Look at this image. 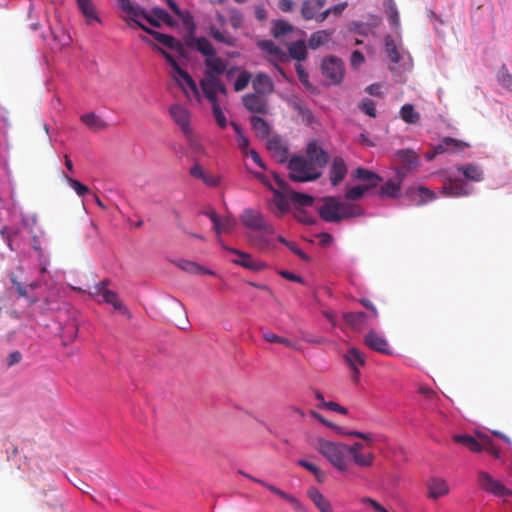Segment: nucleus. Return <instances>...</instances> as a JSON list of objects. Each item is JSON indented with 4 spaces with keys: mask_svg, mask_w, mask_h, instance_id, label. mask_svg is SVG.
<instances>
[{
    "mask_svg": "<svg viewBox=\"0 0 512 512\" xmlns=\"http://www.w3.org/2000/svg\"><path fill=\"white\" fill-rule=\"evenodd\" d=\"M241 220L243 225L251 230L264 231L266 233H273L274 231L273 226L265 221L263 215L253 210H245Z\"/></svg>",
    "mask_w": 512,
    "mask_h": 512,
    "instance_id": "13",
    "label": "nucleus"
},
{
    "mask_svg": "<svg viewBox=\"0 0 512 512\" xmlns=\"http://www.w3.org/2000/svg\"><path fill=\"white\" fill-rule=\"evenodd\" d=\"M108 281L103 280L97 284H95L92 289L89 291V294L94 297H101V301L111 304L116 310L121 311L123 314L130 317V312L124 306L122 301L119 299L116 292L107 289Z\"/></svg>",
    "mask_w": 512,
    "mask_h": 512,
    "instance_id": "6",
    "label": "nucleus"
},
{
    "mask_svg": "<svg viewBox=\"0 0 512 512\" xmlns=\"http://www.w3.org/2000/svg\"><path fill=\"white\" fill-rule=\"evenodd\" d=\"M364 344L369 349L381 354L390 355L392 353L388 341L375 330H370L364 336Z\"/></svg>",
    "mask_w": 512,
    "mask_h": 512,
    "instance_id": "17",
    "label": "nucleus"
},
{
    "mask_svg": "<svg viewBox=\"0 0 512 512\" xmlns=\"http://www.w3.org/2000/svg\"><path fill=\"white\" fill-rule=\"evenodd\" d=\"M235 224H236L235 219H233L231 217H226L223 219L219 218L218 221L213 226H214V230L216 231V233L221 234V233L230 232L233 229V227L235 226Z\"/></svg>",
    "mask_w": 512,
    "mask_h": 512,
    "instance_id": "48",
    "label": "nucleus"
},
{
    "mask_svg": "<svg viewBox=\"0 0 512 512\" xmlns=\"http://www.w3.org/2000/svg\"><path fill=\"white\" fill-rule=\"evenodd\" d=\"M77 4H78L80 11L83 13V15L85 16V18L87 19L88 22L90 20L99 21L97 15L95 13V10H94V5L92 4V2L90 0H77Z\"/></svg>",
    "mask_w": 512,
    "mask_h": 512,
    "instance_id": "47",
    "label": "nucleus"
},
{
    "mask_svg": "<svg viewBox=\"0 0 512 512\" xmlns=\"http://www.w3.org/2000/svg\"><path fill=\"white\" fill-rule=\"evenodd\" d=\"M63 176L66 179V181L69 183L71 188H73L74 191L77 193V195L84 196V195L90 193V189L86 185L82 184L81 182H79L76 179L71 178L67 174H64Z\"/></svg>",
    "mask_w": 512,
    "mask_h": 512,
    "instance_id": "52",
    "label": "nucleus"
},
{
    "mask_svg": "<svg viewBox=\"0 0 512 512\" xmlns=\"http://www.w3.org/2000/svg\"><path fill=\"white\" fill-rule=\"evenodd\" d=\"M478 485L486 492L497 497L512 496V490L507 488L499 480L494 479L488 472L479 471L477 473Z\"/></svg>",
    "mask_w": 512,
    "mask_h": 512,
    "instance_id": "7",
    "label": "nucleus"
},
{
    "mask_svg": "<svg viewBox=\"0 0 512 512\" xmlns=\"http://www.w3.org/2000/svg\"><path fill=\"white\" fill-rule=\"evenodd\" d=\"M407 194L413 197L416 195L419 199L416 201V205L421 206L436 198V194L425 186L409 187Z\"/></svg>",
    "mask_w": 512,
    "mask_h": 512,
    "instance_id": "32",
    "label": "nucleus"
},
{
    "mask_svg": "<svg viewBox=\"0 0 512 512\" xmlns=\"http://www.w3.org/2000/svg\"><path fill=\"white\" fill-rule=\"evenodd\" d=\"M252 481L262 485L263 487L267 488L272 493H274V494L278 495L279 497H281L282 499L286 500L292 506V508L295 510V512H308L306 507L293 495H291V494H289V493L277 488L276 486L271 485L261 479L254 477V479Z\"/></svg>",
    "mask_w": 512,
    "mask_h": 512,
    "instance_id": "18",
    "label": "nucleus"
},
{
    "mask_svg": "<svg viewBox=\"0 0 512 512\" xmlns=\"http://www.w3.org/2000/svg\"><path fill=\"white\" fill-rule=\"evenodd\" d=\"M252 87L256 94L265 96L270 95L274 91V83L272 79L265 73H257L252 80Z\"/></svg>",
    "mask_w": 512,
    "mask_h": 512,
    "instance_id": "27",
    "label": "nucleus"
},
{
    "mask_svg": "<svg viewBox=\"0 0 512 512\" xmlns=\"http://www.w3.org/2000/svg\"><path fill=\"white\" fill-rule=\"evenodd\" d=\"M262 337L267 342L279 343V344H283V345H285L287 347H290V348H293V349H298L297 345L294 342H292L290 339L278 336V335L274 334L273 332L263 331Z\"/></svg>",
    "mask_w": 512,
    "mask_h": 512,
    "instance_id": "45",
    "label": "nucleus"
},
{
    "mask_svg": "<svg viewBox=\"0 0 512 512\" xmlns=\"http://www.w3.org/2000/svg\"><path fill=\"white\" fill-rule=\"evenodd\" d=\"M344 320L351 329L360 332L368 328L373 319L365 312L358 311L345 313Z\"/></svg>",
    "mask_w": 512,
    "mask_h": 512,
    "instance_id": "21",
    "label": "nucleus"
},
{
    "mask_svg": "<svg viewBox=\"0 0 512 512\" xmlns=\"http://www.w3.org/2000/svg\"><path fill=\"white\" fill-rule=\"evenodd\" d=\"M363 215L364 210L359 205L341 201L336 197L322 198V220L326 222L338 223L342 220Z\"/></svg>",
    "mask_w": 512,
    "mask_h": 512,
    "instance_id": "2",
    "label": "nucleus"
},
{
    "mask_svg": "<svg viewBox=\"0 0 512 512\" xmlns=\"http://www.w3.org/2000/svg\"><path fill=\"white\" fill-rule=\"evenodd\" d=\"M286 413L291 419L295 421L305 419L308 416L320 420V414L318 412L310 410L309 414H306L303 409L295 405L288 406L286 409Z\"/></svg>",
    "mask_w": 512,
    "mask_h": 512,
    "instance_id": "40",
    "label": "nucleus"
},
{
    "mask_svg": "<svg viewBox=\"0 0 512 512\" xmlns=\"http://www.w3.org/2000/svg\"><path fill=\"white\" fill-rule=\"evenodd\" d=\"M360 109L370 117H376L375 104L371 99H365L360 104Z\"/></svg>",
    "mask_w": 512,
    "mask_h": 512,
    "instance_id": "60",
    "label": "nucleus"
},
{
    "mask_svg": "<svg viewBox=\"0 0 512 512\" xmlns=\"http://www.w3.org/2000/svg\"><path fill=\"white\" fill-rule=\"evenodd\" d=\"M255 176L273 193V197L269 202L271 212L277 217H282L290 210L289 196L280 187L279 189H275L269 182L265 181V177L262 174L256 173Z\"/></svg>",
    "mask_w": 512,
    "mask_h": 512,
    "instance_id": "5",
    "label": "nucleus"
},
{
    "mask_svg": "<svg viewBox=\"0 0 512 512\" xmlns=\"http://www.w3.org/2000/svg\"><path fill=\"white\" fill-rule=\"evenodd\" d=\"M204 65V77L200 80V83H206L209 80L220 78L219 76L224 74L227 68V63L217 56V53L211 57L205 58Z\"/></svg>",
    "mask_w": 512,
    "mask_h": 512,
    "instance_id": "12",
    "label": "nucleus"
},
{
    "mask_svg": "<svg viewBox=\"0 0 512 512\" xmlns=\"http://www.w3.org/2000/svg\"><path fill=\"white\" fill-rule=\"evenodd\" d=\"M350 31H353L360 35H367L369 27L362 22L354 21L350 25Z\"/></svg>",
    "mask_w": 512,
    "mask_h": 512,
    "instance_id": "61",
    "label": "nucleus"
},
{
    "mask_svg": "<svg viewBox=\"0 0 512 512\" xmlns=\"http://www.w3.org/2000/svg\"><path fill=\"white\" fill-rule=\"evenodd\" d=\"M467 144L452 137L444 138L437 146L434 147V154H444L463 150Z\"/></svg>",
    "mask_w": 512,
    "mask_h": 512,
    "instance_id": "30",
    "label": "nucleus"
},
{
    "mask_svg": "<svg viewBox=\"0 0 512 512\" xmlns=\"http://www.w3.org/2000/svg\"><path fill=\"white\" fill-rule=\"evenodd\" d=\"M200 87L205 98L210 103H219L217 93H221L225 96L227 95V88L220 78L209 80L206 83H200Z\"/></svg>",
    "mask_w": 512,
    "mask_h": 512,
    "instance_id": "19",
    "label": "nucleus"
},
{
    "mask_svg": "<svg viewBox=\"0 0 512 512\" xmlns=\"http://www.w3.org/2000/svg\"><path fill=\"white\" fill-rule=\"evenodd\" d=\"M344 358L353 371L354 379L357 380L359 376V368L363 367L366 363L365 354L358 348L351 347L345 353Z\"/></svg>",
    "mask_w": 512,
    "mask_h": 512,
    "instance_id": "23",
    "label": "nucleus"
},
{
    "mask_svg": "<svg viewBox=\"0 0 512 512\" xmlns=\"http://www.w3.org/2000/svg\"><path fill=\"white\" fill-rule=\"evenodd\" d=\"M322 409H327L330 411L338 412L341 414L346 415L348 413L347 408L341 406L340 404L333 402V401H325L322 398Z\"/></svg>",
    "mask_w": 512,
    "mask_h": 512,
    "instance_id": "59",
    "label": "nucleus"
},
{
    "mask_svg": "<svg viewBox=\"0 0 512 512\" xmlns=\"http://www.w3.org/2000/svg\"><path fill=\"white\" fill-rule=\"evenodd\" d=\"M80 119L92 131H102L108 127V124L94 112L83 114Z\"/></svg>",
    "mask_w": 512,
    "mask_h": 512,
    "instance_id": "35",
    "label": "nucleus"
},
{
    "mask_svg": "<svg viewBox=\"0 0 512 512\" xmlns=\"http://www.w3.org/2000/svg\"><path fill=\"white\" fill-rule=\"evenodd\" d=\"M385 47H386V52H387L389 58L391 59V61L394 63H398L401 58L400 53L398 51V48H397L394 40L390 36H387L385 39Z\"/></svg>",
    "mask_w": 512,
    "mask_h": 512,
    "instance_id": "49",
    "label": "nucleus"
},
{
    "mask_svg": "<svg viewBox=\"0 0 512 512\" xmlns=\"http://www.w3.org/2000/svg\"><path fill=\"white\" fill-rule=\"evenodd\" d=\"M118 6L122 10V12H124L127 15V17H124L123 19L131 28L137 27L136 22H139L137 20V18L139 17L144 18L152 26L158 25L156 21L148 18V12L145 9L139 6H133L130 0H118Z\"/></svg>",
    "mask_w": 512,
    "mask_h": 512,
    "instance_id": "9",
    "label": "nucleus"
},
{
    "mask_svg": "<svg viewBox=\"0 0 512 512\" xmlns=\"http://www.w3.org/2000/svg\"><path fill=\"white\" fill-rule=\"evenodd\" d=\"M345 75V65L342 59L329 56L322 60V84H339Z\"/></svg>",
    "mask_w": 512,
    "mask_h": 512,
    "instance_id": "4",
    "label": "nucleus"
},
{
    "mask_svg": "<svg viewBox=\"0 0 512 512\" xmlns=\"http://www.w3.org/2000/svg\"><path fill=\"white\" fill-rule=\"evenodd\" d=\"M366 191H368V187H364L363 185L348 187L345 197L347 200L355 201L361 199Z\"/></svg>",
    "mask_w": 512,
    "mask_h": 512,
    "instance_id": "51",
    "label": "nucleus"
},
{
    "mask_svg": "<svg viewBox=\"0 0 512 512\" xmlns=\"http://www.w3.org/2000/svg\"><path fill=\"white\" fill-rule=\"evenodd\" d=\"M177 267H179L181 270L190 273V274H208V275H214V272L202 267L196 262L186 260V259H180L176 262Z\"/></svg>",
    "mask_w": 512,
    "mask_h": 512,
    "instance_id": "36",
    "label": "nucleus"
},
{
    "mask_svg": "<svg viewBox=\"0 0 512 512\" xmlns=\"http://www.w3.org/2000/svg\"><path fill=\"white\" fill-rule=\"evenodd\" d=\"M294 31V27L287 21L279 19L272 23L271 34L275 38H281Z\"/></svg>",
    "mask_w": 512,
    "mask_h": 512,
    "instance_id": "39",
    "label": "nucleus"
},
{
    "mask_svg": "<svg viewBox=\"0 0 512 512\" xmlns=\"http://www.w3.org/2000/svg\"><path fill=\"white\" fill-rule=\"evenodd\" d=\"M348 172L347 165L341 157H335L329 167L328 179L332 187L338 186Z\"/></svg>",
    "mask_w": 512,
    "mask_h": 512,
    "instance_id": "20",
    "label": "nucleus"
},
{
    "mask_svg": "<svg viewBox=\"0 0 512 512\" xmlns=\"http://www.w3.org/2000/svg\"><path fill=\"white\" fill-rule=\"evenodd\" d=\"M404 181L403 177H399L395 173V177L387 180L379 189L381 198H397L400 195L401 186Z\"/></svg>",
    "mask_w": 512,
    "mask_h": 512,
    "instance_id": "26",
    "label": "nucleus"
},
{
    "mask_svg": "<svg viewBox=\"0 0 512 512\" xmlns=\"http://www.w3.org/2000/svg\"><path fill=\"white\" fill-rule=\"evenodd\" d=\"M22 359V354L19 351H12L8 354L6 359V365L12 367L18 364Z\"/></svg>",
    "mask_w": 512,
    "mask_h": 512,
    "instance_id": "64",
    "label": "nucleus"
},
{
    "mask_svg": "<svg viewBox=\"0 0 512 512\" xmlns=\"http://www.w3.org/2000/svg\"><path fill=\"white\" fill-rule=\"evenodd\" d=\"M428 498L437 500L450 492L447 481L441 477H432L427 482Z\"/></svg>",
    "mask_w": 512,
    "mask_h": 512,
    "instance_id": "24",
    "label": "nucleus"
},
{
    "mask_svg": "<svg viewBox=\"0 0 512 512\" xmlns=\"http://www.w3.org/2000/svg\"><path fill=\"white\" fill-rule=\"evenodd\" d=\"M293 109L298 112V115L301 116L303 122L306 124L312 123L313 114L309 108L303 106L301 103L295 102L293 104Z\"/></svg>",
    "mask_w": 512,
    "mask_h": 512,
    "instance_id": "54",
    "label": "nucleus"
},
{
    "mask_svg": "<svg viewBox=\"0 0 512 512\" xmlns=\"http://www.w3.org/2000/svg\"><path fill=\"white\" fill-rule=\"evenodd\" d=\"M186 44L188 47L195 48L199 53H201L206 58L216 54V49L205 37H190L186 40Z\"/></svg>",
    "mask_w": 512,
    "mask_h": 512,
    "instance_id": "28",
    "label": "nucleus"
},
{
    "mask_svg": "<svg viewBox=\"0 0 512 512\" xmlns=\"http://www.w3.org/2000/svg\"><path fill=\"white\" fill-rule=\"evenodd\" d=\"M169 114L173 121L179 126L183 134L190 139L193 136V130L190 124V111L180 104H174L169 108Z\"/></svg>",
    "mask_w": 512,
    "mask_h": 512,
    "instance_id": "10",
    "label": "nucleus"
},
{
    "mask_svg": "<svg viewBox=\"0 0 512 512\" xmlns=\"http://www.w3.org/2000/svg\"><path fill=\"white\" fill-rule=\"evenodd\" d=\"M387 16L391 26L398 28L400 25V18L396 4L393 1H390L387 6Z\"/></svg>",
    "mask_w": 512,
    "mask_h": 512,
    "instance_id": "53",
    "label": "nucleus"
},
{
    "mask_svg": "<svg viewBox=\"0 0 512 512\" xmlns=\"http://www.w3.org/2000/svg\"><path fill=\"white\" fill-rule=\"evenodd\" d=\"M250 124L257 136L265 138L270 134V126L262 117L252 116L250 118Z\"/></svg>",
    "mask_w": 512,
    "mask_h": 512,
    "instance_id": "38",
    "label": "nucleus"
},
{
    "mask_svg": "<svg viewBox=\"0 0 512 512\" xmlns=\"http://www.w3.org/2000/svg\"><path fill=\"white\" fill-rule=\"evenodd\" d=\"M297 463L301 467H303V468L309 470L311 473H313L315 475V477L317 478V480H320V469L316 465H314L306 460H299Z\"/></svg>",
    "mask_w": 512,
    "mask_h": 512,
    "instance_id": "62",
    "label": "nucleus"
},
{
    "mask_svg": "<svg viewBox=\"0 0 512 512\" xmlns=\"http://www.w3.org/2000/svg\"><path fill=\"white\" fill-rule=\"evenodd\" d=\"M353 176L358 180L366 182L367 184L363 186L368 187V190L377 187L378 184L383 181L380 175L362 167L356 168L353 172Z\"/></svg>",
    "mask_w": 512,
    "mask_h": 512,
    "instance_id": "29",
    "label": "nucleus"
},
{
    "mask_svg": "<svg viewBox=\"0 0 512 512\" xmlns=\"http://www.w3.org/2000/svg\"><path fill=\"white\" fill-rule=\"evenodd\" d=\"M351 458L353 459V462L357 466L366 468V467L372 466L375 456L371 452H369V453L359 452V453L352 454Z\"/></svg>",
    "mask_w": 512,
    "mask_h": 512,
    "instance_id": "46",
    "label": "nucleus"
},
{
    "mask_svg": "<svg viewBox=\"0 0 512 512\" xmlns=\"http://www.w3.org/2000/svg\"><path fill=\"white\" fill-rule=\"evenodd\" d=\"M400 160V166L395 169V173L404 179L409 173L416 170L420 165L419 155L410 149H400L395 153Z\"/></svg>",
    "mask_w": 512,
    "mask_h": 512,
    "instance_id": "8",
    "label": "nucleus"
},
{
    "mask_svg": "<svg viewBox=\"0 0 512 512\" xmlns=\"http://www.w3.org/2000/svg\"><path fill=\"white\" fill-rule=\"evenodd\" d=\"M480 452L486 451L495 458H500V451L490 437L483 435L479 437Z\"/></svg>",
    "mask_w": 512,
    "mask_h": 512,
    "instance_id": "44",
    "label": "nucleus"
},
{
    "mask_svg": "<svg viewBox=\"0 0 512 512\" xmlns=\"http://www.w3.org/2000/svg\"><path fill=\"white\" fill-rule=\"evenodd\" d=\"M457 171L462 173L465 179L472 182H481L484 179L482 169L472 163L458 166Z\"/></svg>",
    "mask_w": 512,
    "mask_h": 512,
    "instance_id": "33",
    "label": "nucleus"
},
{
    "mask_svg": "<svg viewBox=\"0 0 512 512\" xmlns=\"http://www.w3.org/2000/svg\"><path fill=\"white\" fill-rule=\"evenodd\" d=\"M207 33L210 37H212L216 42L224 44L229 47H235L237 44V39L231 33L227 31H221L215 25H210L207 28Z\"/></svg>",
    "mask_w": 512,
    "mask_h": 512,
    "instance_id": "31",
    "label": "nucleus"
},
{
    "mask_svg": "<svg viewBox=\"0 0 512 512\" xmlns=\"http://www.w3.org/2000/svg\"><path fill=\"white\" fill-rule=\"evenodd\" d=\"M252 75L249 71L243 70L238 75L235 83H234V90L236 92L243 91L251 81Z\"/></svg>",
    "mask_w": 512,
    "mask_h": 512,
    "instance_id": "50",
    "label": "nucleus"
},
{
    "mask_svg": "<svg viewBox=\"0 0 512 512\" xmlns=\"http://www.w3.org/2000/svg\"><path fill=\"white\" fill-rule=\"evenodd\" d=\"M136 25L138 28L152 35L157 42L161 43L162 45L166 46L167 48L173 51L178 52L182 56L184 55L185 49L183 44L177 39H175L173 36L152 30L141 22H136Z\"/></svg>",
    "mask_w": 512,
    "mask_h": 512,
    "instance_id": "14",
    "label": "nucleus"
},
{
    "mask_svg": "<svg viewBox=\"0 0 512 512\" xmlns=\"http://www.w3.org/2000/svg\"><path fill=\"white\" fill-rule=\"evenodd\" d=\"M267 149L278 162L284 163L288 160L289 149L281 138L277 136L270 138L267 142Z\"/></svg>",
    "mask_w": 512,
    "mask_h": 512,
    "instance_id": "25",
    "label": "nucleus"
},
{
    "mask_svg": "<svg viewBox=\"0 0 512 512\" xmlns=\"http://www.w3.org/2000/svg\"><path fill=\"white\" fill-rule=\"evenodd\" d=\"M244 107L250 112L257 114H268L269 107L265 95L249 93L242 97Z\"/></svg>",
    "mask_w": 512,
    "mask_h": 512,
    "instance_id": "16",
    "label": "nucleus"
},
{
    "mask_svg": "<svg viewBox=\"0 0 512 512\" xmlns=\"http://www.w3.org/2000/svg\"><path fill=\"white\" fill-rule=\"evenodd\" d=\"M258 47L279 61H286L288 59L287 54L271 40L258 42Z\"/></svg>",
    "mask_w": 512,
    "mask_h": 512,
    "instance_id": "34",
    "label": "nucleus"
},
{
    "mask_svg": "<svg viewBox=\"0 0 512 512\" xmlns=\"http://www.w3.org/2000/svg\"><path fill=\"white\" fill-rule=\"evenodd\" d=\"M441 194L447 197H460L469 195L470 191L463 180L458 178H449L442 186Z\"/></svg>",
    "mask_w": 512,
    "mask_h": 512,
    "instance_id": "22",
    "label": "nucleus"
},
{
    "mask_svg": "<svg viewBox=\"0 0 512 512\" xmlns=\"http://www.w3.org/2000/svg\"><path fill=\"white\" fill-rule=\"evenodd\" d=\"M348 6L347 2H341L335 5L332 8H329L322 12V21H324L330 14H334L336 16H339Z\"/></svg>",
    "mask_w": 512,
    "mask_h": 512,
    "instance_id": "58",
    "label": "nucleus"
},
{
    "mask_svg": "<svg viewBox=\"0 0 512 512\" xmlns=\"http://www.w3.org/2000/svg\"><path fill=\"white\" fill-rule=\"evenodd\" d=\"M400 115L403 121L408 124H416L420 120V113L415 110L412 104H404L400 109Z\"/></svg>",
    "mask_w": 512,
    "mask_h": 512,
    "instance_id": "42",
    "label": "nucleus"
},
{
    "mask_svg": "<svg viewBox=\"0 0 512 512\" xmlns=\"http://www.w3.org/2000/svg\"><path fill=\"white\" fill-rule=\"evenodd\" d=\"M223 248L238 256V258L232 260V262L238 266L251 271H261L267 267L265 262L254 259L250 254L246 252L226 246H223Z\"/></svg>",
    "mask_w": 512,
    "mask_h": 512,
    "instance_id": "15",
    "label": "nucleus"
},
{
    "mask_svg": "<svg viewBox=\"0 0 512 512\" xmlns=\"http://www.w3.org/2000/svg\"><path fill=\"white\" fill-rule=\"evenodd\" d=\"M211 105H212L213 117L215 118L217 124L222 129H224L227 126V119H226L224 112L222 111L219 103H211Z\"/></svg>",
    "mask_w": 512,
    "mask_h": 512,
    "instance_id": "55",
    "label": "nucleus"
},
{
    "mask_svg": "<svg viewBox=\"0 0 512 512\" xmlns=\"http://www.w3.org/2000/svg\"><path fill=\"white\" fill-rule=\"evenodd\" d=\"M453 440L466 446L472 452H480L479 439L474 438L468 434L454 435Z\"/></svg>",
    "mask_w": 512,
    "mask_h": 512,
    "instance_id": "43",
    "label": "nucleus"
},
{
    "mask_svg": "<svg viewBox=\"0 0 512 512\" xmlns=\"http://www.w3.org/2000/svg\"><path fill=\"white\" fill-rule=\"evenodd\" d=\"M167 17H168V12L159 7L153 8L151 10V12L148 13V18L153 19L154 21H156L158 23V25L155 26L156 28H159L161 26L162 20Z\"/></svg>",
    "mask_w": 512,
    "mask_h": 512,
    "instance_id": "57",
    "label": "nucleus"
},
{
    "mask_svg": "<svg viewBox=\"0 0 512 512\" xmlns=\"http://www.w3.org/2000/svg\"><path fill=\"white\" fill-rule=\"evenodd\" d=\"M229 22L230 25L235 29H239L243 25L244 17L243 14L236 8H232L229 10Z\"/></svg>",
    "mask_w": 512,
    "mask_h": 512,
    "instance_id": "56",
    "label": "nucleus"
},
{
    "mask_svg": "<svg viewBox=\"0 0 512 512\" xmlns=\"http://www.w3.org/2000/svg\"><path fill=\"white\" fill-rule=\"evenodd\" d=\"M359 302L370 311V314H368L373 320H376L378 318V310L373 305V303L368 299H360Z\"/></svg>",
    "mask_w": 512,
    "mask_h": 512,
    "instance_id": "63",
    "label": "nucleus"
},
{
    "mask_svg": "<svg viewBox=\"0 0 512 512\" xmlns=\"http://www.w3.org/2000/svg\"><path fill=\"white\" fill-rule=\"evenodd\" d=\"M274 178L278 187L285 191V193L289 196L290 202L294 204L297 210H302V208L311 206L313 204V197L308 194L292 190L289 184L280 178L277 174L274 175Z\"/></svg>",
    "mask_w": 512,
    "mask_h": 512,
    "instance_id": "11",
    "label": "nucleus"
},
{
    "mask_svg": "<svg viewBox=\"0 0 512 512\" xmlns=\"http://www.w3.org/2000/svg\"><path fill=\"white\" fill-rule=\"evenodd\" d=\"M349 451L348 445L322 441V455L340 472L348 471L351 460Z\"/></svg>",
    "mask_w": 512,
    "mask_h": 512,
    "instance_id": "3",
    "label": "nucleus"
},
{
    "mask_svg": "<svg viewBox=\"0 0 512 512\" xmlns=\"http://www.w3.org/2000/svg\"><path fill=\"white\" fill-rule=\"evenodd\" d=\"M320 162V144L318 140L308 143L305 155H294L287 164L289 179L293 182H309L317 179L320 172L317 165Z\"/></svg>",
    "mask_w": 512,
    "mask_h": 512,
    "instance_id": "1",
    "label": "nucleus"
},
{
    "mask_svg": "<svg viewBox=\"0 0 512 512\" xmlns=\"http://www.w3.org/2000/svg\"><path fill=\"white\" fill-rule=\"evenodd\" d=\"M320 12V0H305L302 4L301 14L304 19L316 18Z\"/></svg>",
    "mask_w": 512,
    "mask_h": 512,
    "instance_id": "37",
    "label": "nucleus"
},
{
    "mask_svg": "<svg viewBox=\"0 0 512 512\" xmlns=\"http://www.w3.org/2000/svg\"><path fill=\"white\" fill-rule=\"evenodd\" d=\"M289 55L298 60H304L307 55V47L304 40H297L288 46Z\"/></svg>",
    "mask_w": 512,
    "mask_h": 512,
    "instance_id": "41",
    "label": "nucleus"
}]
</instances>
